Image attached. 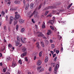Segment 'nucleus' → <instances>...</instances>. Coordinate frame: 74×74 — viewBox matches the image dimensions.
Wrapping results in <instances>:
<instances>
[{"instance_id": "09e8293b", "label": "nucleus", "mask_w": 74, "mask_h": 74, "mask_svg": "<svg viewBox=\"0 0 74 74\" xmlns=\"http://www.w3.org/2000/svg\"><path fill=\"white\" fill-rule=\"evenodd\" d=\"M19 27V26L18 25H16V29L17 30L18 29V27Z\"/></svg>"}, {"instance_id": "bf43d9fd", "label": "nucleus", "mask_w": 74, "mask_h": 74, "mask_svg": "<svg viewBox=\"0 0 74 74\" xmlns=\"http://www.w3.org/2000/svg\"><path fill=\"white\" fill-rule=\"evenodd\" d=\"M8 30L9 32L10 31L11 29H10V27H9L8 28Z\"/></svg>"}, {"instance_id": "f03ea898", "label": "nucleus", "mask_w": 74, "mask_h": 74, "mask_svg": "<svg viewBox=\"0 0 74 74\" xmlns=\"http://www.w3.org/2000/svg\"><path fill=\"white\" fill-rule=\"evenodd\" d=\"M62 10H53V13H56V15H59V14L62 12Z\"/></svg>"}, {"instance_id": "f257e3e1", "label": "nucleus", "mask_w": 74, "mask_h": 74, "mask_svg": "<svg viewBox=\"0 0 74 74\" xmlns=\"http://www.w3.org/2000/svg\"><path fill=\"white\" fill-rule=\"evenodd\" d=\"M34 14V16L35 18H38V12L34 11L32 13L29 12L27 14V16L30 18Z\"/></svg>"}, {"instance_id": "39448f33", "label": "nucleus", "mask_w": 74, "mask_h": 74, "mask_svg": "<svg viewBox=\"0 0 74 74\" xmlns=\"http://www.w3.org/2000/svg\"><path fill=\"white\" fill-rule=\"evenodd\" d=\"M56 7H53L52 6H50L49 7H47L46 9L45 10H47L49 9H53L54 8H56Z\"/></svg>"}, {"instance_id": "cd10ccee", "label": "nucleus", "mask_w": 74, "mask_h": 74, "mask_svg": "<svg viewBox=\"0 0 74 74\" xmlns=\"http://www.w3.org/2000/svg\"><path fill=\"white\" fill-rule=\"evenodd\" d=\"M52 14H50L48 15L47 16V17H51L52 16Z\"/></svg>"}, {"instance_id": "e433bc0d", "label": "nucleus", "mask_w": 74, "mask_h": 74, "mask_svg": "<svg viewBox=\"0 0 74 74\" xmlns=\"http://www.w3.org/2000/svg\"><path fill=\"white\" fill-rule=\"evenodd\" d=\"M8 16L6 15L5 17V19L6 21H8Z\"/></svg>"}, {"instance_id": "a18cd8bd", "label": "nucleus", "mask_w": 74, "mask_h": 74, "mask_svg": "<svg viewBox=\"0 0 74 74\" xmlns=\"http://www.w3.org/2000/svg\"><path fill=\"white\" fill-rule=\"evenodd\" d=\"M58 22H59V23H65V21H58Z\"/></svg>"}, {"instance_id": "a211bd4d", "label": "nucleus", "mask_w": 74, "mask_h": 74, "mask_svg": "<svg viewBox=\"0 0 74 74\" xmlns=\"http://www.w3.org/2000/svg\"><path fill=\"white\" fill-rule=\"evenodd\" d=\"M29 6V4L28 3H27L26 4V7L25 8V10H27Z\"/></svg>"}, {"instance_id": "f704fd0d", "label": "nucleus", "mask_w": 74, "mask_h": 74, "mask_svg": "<svg viewBox=\"0 0 74 74\" xmlns=\"http://www.w3.org/2000/svg\"><path fill=\"white\" fill-rule=\"evenodd\" d=\"M42 68V66H38L37 67V69L38 70H40V69L41 68Z\"/></svg>"}, {"instance_id": "4468645a", "label": "nucleus", "mask_w": 74, "mask_h": 74, "mask_svg": "<svg viewBox=\"0 0 74 74\" xmlns=\"http://www.w3.org/2000/svg\"><path fill=\"white\" fill-rule=\"evenodd\" d=\"M11 58L10 57H8L6 58V60L7 61H11Z\"/></svg>"}, {"instance_id": "6e6552de", "label": "nucleus", "mask_w": 74, "mask_h": 74, "mask_svg": "<svg viewBox=\"0 0 74 74\" xmlns=\"http://www.w3.org/2000/svg\"><path fill=\"white\" fill-rule=\"evenodd\" d=\"M16 17L14 18V19L15 20V18L18 19L19 18V14H16L15 15Z\"/></svg>"}, {"instance_id": "393cba45", "label": "nucleus", "mask_w": 74, "mask_h": 74, "mask_svg": "<svg viewBox=\"0 0 74 74\" xmlns=\"http://www.w3.org/2000/svg\"><path fill=\"white\" fill-rule=\"evenodd\" d=\"M50 28H51V29L52 30H54V29L53 28V26H52V25H50Z\"/></svg>"}, {"instance_id": "20e7f679", "label": "nucleus", "mask_w": 74, "mask_h": 74, "mask_svg": "<svg viewBox=\"0 0 74 74\" xmlns=\"http://www.w3.org/2000/svg\"><path fill=\"white\" fill-rule=\"evenodd\" d=\"M17 65V64L16 62L13 61L12 62V67L13 68H14Z\"/></svg>"}, {"instance_id": "a19ab883", "label": "nucleus", "mask_w": 74, "mask_h": 74, "mask_svg": "<svg viewBox=\"0 0 74 74\" xmlns=\"http://www.w3.org/2000/svg\"><path fill=\"white\" fill-rule=\"evenodd\" d=\"M25 60L26 62L28 61V59L27 58V57H25Z\"/></svg>"}, {"instance_id": "4d7b16f0", "label": "nucleus", "mask_w": 74, "mask_h": 74, "mask_svg": "<svg viewBox=\"0 0 74 74\" xmlns=\"http://www.w3.org/2000/svg\"><path fill=\"white\" fill-rule=\"evenodd\" d=\"M56 56V54H54L53 56V58H54Z\"/></svg>"}, {"instance_id": "7c9ffc66", "label": "nucleus", "mask_w": 74, "mask_h": 74, "mask_svg": "<svg viewBox=\"0 0 74 74\" xmlns=\"http://www.w3.org/2000/svg\"><path fill=\"white\" fill-rule=\"evenodd\" d=\"M5 14V13L3 11H2L1 12V14L3 15L4 16Z\"/></svg>"}, {"instance_id": "72a5a7b5", "label": "nucleus", "mask_w": 74, "mask_h": 74, "mask_svg": "<svg viewBox=\"0 0 74 74\" xmlns=\"http://www.w3.org/2000/svg\"><path fill=\"white\" fill-rule=\"evenodd\" d=\"M14 25H15L17 24V21L15 20L14 22Z\"/></svg>"}, {"instance_id": "680f3d73", "label": "nucleus", "mask_w": 74, "mask_h": 74, "mask_svg": "<svg viewBox=\"0 0 74 74\" xmlns=\"http://www.w3.org/2000/svg\"><path fill=\"white\" fill-rule=\"evenodd\" d=\"M36 56H34V60H36Z\"/></svg>"}, {"instance_id": "7ed1b4c3", "label": "nucleus", "mask_w": 74, "mask_h": 74, "mask_svg": "<svg viewBox=\"0 0 74 74\" xmlns=\"http://www.w3.org/2000/svg\"><path fill=\"white\" fill-rule=\"evenodd\" d=\"M36 34H37L38 36V37H41V36H44V35L43 34L40 32H37Z\"/></svg>"}, {"instance_id": "412c9836", "label": "nucleus", "mask_w": 74, "mask_h": 74, "mask_svg": "<svg viewBox=\"0 0 74 74\" xmlns=\"http://www.w3.org/2000/svg\"><path fill=\"white\" fill-rule=\"evenodd\" d=\"M19 22L20 23L22 24L24 23V21L23 20H20L19 21Z\"/></svg>"}, {"instance_id": "338daca9", "label": "nucleus", "mask_w": 74, "mask_h": 74, "mask_svg": "<svg viewBox=\"0 0 74 74\" xmlns=\"http://www.w3.org/2000/svg\"><path fill=\"white\" fill-rule=\"evenodd\" d=\"M23 3H24V4H25V0H23Z\"/></svg>"}, {"instance_id": "79ce46f5", "label": "nucleus", "mask_w": 74, "mask_h": 74, "mask_svg": "<svg viewBox=\"0 0 74 74\" xmlns=\"http://www.w3.org/2000/svg\"><path fill=\"white\" fill-rule=\"evenodd\" d=\"M36 45V46L37 47H38L39 46V43L38 42H37Z\"/></svg>"}, {"instance_id": "5fc2aeb1", "label": "nucleus", "mask_w": 74, "mask_h": 74, "mask_svg": "<svg viewBox=\"0 0 74 74\" xmlns=\"http://www.w3.org/2000/svg\"><path fill=\"white\" fill-rule=\"evenodd\" d=\"M16 7H14V8H13V10L14 11H15L16 10Z\"/></svg>"}, {"instance_id": "f3484780", "label": "nucleus", "mask_w": 74, "mask_h": 74, "mask_svg": "<svg viewBox=\"0 0 74 74\" xmlns=\"http://www.w3.org/2000/svg\"><path fill=\"white\" fill-rule=\"evenodd\" d=\"M34 6V4L33 3H32L30 4V8L31 9L33 8Z\"/></svg>"}, {"instance_id": "bb28decb", "label": "nucleus", "mask_w": 74, "mask_h": 74, "mask_svg": "<svg viewBox=\"0 0 74 74\" xmlns=\"http://www.w3.org/2000/svg\"><path fill=\"white\" fill-rule=\"evenodd\" d=\"M26 50V48L25 47H24L22 49V51L23 52H25Z\"/></svg>"}, {"instance_id": "423d86ee", "label": "nucleus", "mask_w": 74, "mask_h": 74, "mask_svg": "<svg viewBox=\"0 0 74 74\" xmlns=\"http://www.w3.org/2000/svg\"><path fill=\"white\" fill-rule=\"evenodd\" d=\"M42 64V62L40 60H39L37 62V65L38 66H39L40 65H41Z\"/></svg>"}, {"instance_id": "a878e982", "label": "nucleus", "mask_w": 74, "mask_h": 74, "mask_svg": "<svg viewBox=\"0 0 74 74\" xmlns=\"http://www.w3.org/2000/svg\"><path fill=\"white\" fill-rule=\"evenodd\" d=\"M51 47H52V49H53V48H55V46L53 44H52L51 45Z\"/></svg>"}, {"instance_id": "2f4dec72", "label": "nucleus", "mask_w": 74, "mask_h": 74, "mask_svg": "<svg viewBox=\"0 0 74 74\" xmlns=\"http://www.w3.org/2000/svg\"><path fill=\"white\" fill-rule=\"evenodd\" d=\"M23 37H21L20 38V39H21V41L23 43H24V41H23Z\"/></svg>"}, {"instance_id": "1a4fd4ad", "label": "nucleus", "mask_w": 74, "mask_h": 74, "mask_svg": "<svg viewBox=\"0 0 74 74\" xmlns=\"http://www.w3.org/2000/svg\"><path fill=\"white\" fill-rule=\"evenodd\" d=\"M27 53L26 52H25L24 53H23V54H22L21 55V57H23L24 56H26V55H27Z\"/></svg>"}, {"instance_id": "e2e57ef3", "label": "nucleus", "mask_w": 74, "mask_h": 74, "mask_svg": "<svg viewBox=\"0 0 74 74\" xmlns=\"http://www.w3.org/2000/svg\"><path fill=\"white\" fill-rule=\"evenodd\" d=\"M11 3V2L10 1H9L8 3H7V4H10Z\"/></svg>"}, {"instance_id": "ea45409f", "label": "nucleus", "mask_w": 74, "mask_h": 74, "mask_svg": "<svg viewBox=\"0 0 74 74\" xmlns=\"http://www.w3.org/2000/svg\"><path fill=\"white\" fill-rule=\"evenodd\" d=\"M57 57H56L55 58H54V61L55 62H56L57 61Z\"/></svg>"}, {"instance_id": "de8ad7c7", "label": "nucleus", "mask_w": 74, "mask_h": 74, "mask_svg": "<svg viewBox=\"0 0 74 74\" xmlns=\"http://www.w3.org/2000/svg\"><path fill=\"white\" fill-rule=\"evenodd\" d=\"M50 52L51 53L52 55H53L54 54V52L53 51H50Z\"/></svg>"}, {"instance_id": "c03bdc74", "label": "nucleus", "mask_w": 74, "mask_h": 74, "mask_svg": "<svg viewBox=\"0 0 74 74\" xmlns=\"http://www.w3.org/2000/svg\"><path fill=\"white\" fill-rule=\"evenodd\" d=\"M8 47L10 48H11L12 47V45L10 44H9L8 45Z\"/></svg>"}, {"instance_id": "3c124183", "label": "nucleus", "mask_w": 74, "mask_h": 74, "mask_svg": "<svg viewBox=\"0 0 74 74\" xmlns=\"http://www.w3.org/2000/svg\"><path fill=\"white\" fill-rule=\"evenodd\" d=\"M41 5H39V6L38 7V9L39 10H40L41 8Z\"/></svg>"}, {"instance_id": "c9c22d12", "label": "nucleus", "mask_w": 74, "mask_h": 74, "mask_svg": "<svg viewBox=\"0 0 74 74\" xmlns=\"http://www.w3.org/2000/svg\"><path fill=\"white\" fill-rule=\"evenodd\" d=\"M49 43V41H45V45H47Z\"/></svg>"}, {"instance_id": "052dcab7", "label": "nucleus", "mask_w": 74, "mask_h": 74, "mask_svg": "<svg viewBox=\"0 0 74 74\" xmlns=\"http://www.w3.org/2000/svg\"><path fill=\"white\" fill-rule=\"evenodd\" d=\"M6 26H4L3 27V29L4 30H6Z\"/></svg>"}, {"instance_id": "8fccbe9b", "label": "nucleus", "mask_w": 74, "mask_h": 74, "mask_svg": "<svg viewBox=\"0 0 74 74\" xmlns=\"http://www.w3.org/2000/svg\"><path fill=\"white\" fill-rule=\"evenodd\" d=\"M18 2H19V1H15L14 3H15V4H18Z\"/></svg>"}, {"instance_id": "603ef678", "label": "nucleus", "mask_w": 74, "mask_h": 74, "mask_svg": "<svg viewBox=\"0 0 74 74\" xmlns=\"http://www.w3.org/2000/svg\"><path fill=\"white\" fill-rule=\"evenodd\" d=\"M32 22L33 23H35V21L34 20V19H32Z\"/></svg>"}, {"instance_id": "4be33fe9", "label": "nucleus", "mask_w": 74, "mask_h": 74, "mask_svg": "<svg viewBox=\"0 0 74 74\" xmlns=\"http://www.w3.org/2000/svg\"><path fill=\"white\" fill-rule=\"evenodd\" d=\"M73 3H71L67 7V9H69L71 7V6L72 5Z\"/></svg>"}, {"instance_id": "c756f323", "label": "nucleus", "mask_w": 74, "mask_h": 74, "mask_svg": "<svg viewBox=\"0 0 74 74\" xmlns=\"http://www.w3.org/2000/svg\"><path fill=\"white\" fill-rule=\"evenodd\" d=\"M18 62L20 64H22V62L21 60H18Z\"/></svg>"}, {"instance_id": "473e14b6", "label": "nucleus", "mask_w": 74, "mask_h": 74, "mask_svg": "<svg viewBox=\"0 0 74 74\" xmlns=\"http://www.w3.org/2000/svg\"><path fill=\"white\" fill-rule=\"evenodd\" d=\"M59 67V65L58 64H57L56 65V67H55V68H56L57 69H58V68Z\"/></svg>"}, {"instance_id": "4c0bfd02", "label": "nucleus", "mask_w": 74, "mask_h": 74, "mask_svg": "<svg viewBox=\"0 0 74 74\" xmlns=\"http://www.w3.org/2000/svg\"><path fill=\"white\" fill-rule=\"evenodd\" d=\"M59 52H60L59 51V50H56V53L57 54H58L59 53Z\"/></svg>"}, {"instance_id": "49530a36", "label": "nucleus", "mask_w": 74, "mask_h": 74, "mask_svg": "<svg viewBox=\"0 0 74 74\" xmlns=\"http://www.w3.org/2000/svg\"><path fill=\"white\" fill-rule=\"evenodd\" d=\"M48 70L49 71H51L52 70V68L51 67H50L48 69Z\"/></svg>"}, {"instance_id": "2eb2a0df", "label": "nucleus", "mask_w": 74, "mask_h": 74, "mask_svg": "<svg viewBox=\"0 0 74 74\" xmlns=\"http://www.w3.org/2000/svg\"><path fill=\"white\" fill-rule=\"evenodd\" d=\"M57 68H55L54 71V73L55 74H57Z\"/></svg>"}, {"instance_id": "0eeeda50", "label": "nucleus", "mask_w": 74, "mask_h": 74, "mask_svg": "<svg viewBox=\"0 0 74 74\" xmlns=\"http://www.w3.org/2000/svg\"><path fill=\"white\" fill-rule=\"evenodd\" d=\"M54 22L55 20H50L49 21V22L51 25L53 24L54 23Z\"/></svg>"}, {"instance_id": "c85d7f7f", "label": "nucleus", "mask_w": 74, "mask_h": 74, "mask_svg": "<svg viewBox=\"0 0 74 74\" xmlns=\"http://www.w3.org/2000/svg\"><path fill=\"white\" fill-rule=\"evenodd\" d=\"M49 12V11H46L45 12V16H46L47 15V14Z\"/></svg>"}, {"instance_id": "9b49d317", "label": "nucleus", "mask_w": 74, "mask_h": 74, "mask_svg": "<svg viewBox=\"0 0 74 74\" xmlns=\"http://www.w3.org/2000/svg\"><path fill=\"white\" fill-rule=\"evenodd\" d=\"M48 57L47 56L45 57V62H47L48 61Z\"/></svg>"}, {"instance_id": "dca6fc26", "label": "nucleus", "mask_w": 74, "mask_h": 74, "mask_svg": "<svg viewBox=\"0 0 74 74\" xmlns=\"http://www.w3.org/2000/svg\"><path fill=\"white\" fill-rule=\"evenodd\" d=\"M40 44H41V45L42 46V47H45V45L44 43L42 42H40Z\"/></svg>"}, {"instance_id": "6ab92c4d", "label": "nucleus", "mask_w": 74, "mask_h": 74, "mask_svg": "<svg viewBox=\"0 0 74 74\" xmlns=\"http://www.w3.org/2000/svg\"><path fill=\"white\" fill-rule=\"evenodd\" d=\"M15 45L16 46H18L19 44V42H18V41L16 42Z\"/></svg>"}, {"instance_id": "13d9d810", "label": "nucleus", "mask_w": 74, "mask_h": 74, "mask_svg": "<svg viewBox=\"0 0 74 74\" xmlns=\"http://www.w3.org/2000/svg\"><path fill=\"white\" fill-rule=\"evenodd\" d=\"M3 71L4 72H6V69L4 68V69H3Z\"/></svg>"}, {"instance_id": "774afa93", "label": "nucleus", "mask_w": 74, "mask_h": 74, "mask_svg": "<svg viewBox=\"0 0 74 74\" xmlns=\"http://www.w3.org/2000/svg\"><path fill=\"white\" fill-rule=\"evenodd\" d=\"M35 28H36V29H37V27H38V25H36L35 26Z\"/></svg>"}, {"instance_id": "6e6d98bb", "label": "nucleus", "mask_w": 74, "mask_h": 74, "mask_svg": "<svg viewBox=\"0 0 74 74\" xmlns=\"http://www.w3.org/2000/svg\"><path fill=\"white\" fill-rule=\"evenodd\" d=\"M5 13L6 14L8 13V10L7 9L5 10Z\"/></svg>"}, {"instance_id": "ddd939ff", "label": "nucleus", "mask_w": 74, "mask_h": 74, "mask_svg": "<svg viewBox=\"0 0 74 74\" xmlns=\"http://www.w3.org/2000/svg\"><path fill=\"white\" fill-rule=\"evenodd\" d=\"M10 19L11 21L13 22L14 20V17L13 16H10Z\"/></svg>"}, {"instance_id": "0e129e2a", "label": "nucleus", "mask_w": 74, "mask_h": 74, "mask_svg": "<svg viewBox=\"0 0 74 74\" xmlns=\"http://www.w3.org/2000/svg\"><path fill=\"white\" fill-rule=\"evenodd\" d=\"M63 48H62L61 50V52H63Z\"/></svg>"}, {"instance_id": "864d4df0", "label": "nucleus", "mask_w": 74, "mask_h": 74, "mask_svg": "<svg viewBox=\"0 0 74 74\" xmlns=\"http://www.w3.org/2000/svg\"><path fill=\"white\" fill-rule=\"evenodd\" d=\"M19 47H21L22 45V44L21 43H19Z\"/></svg>"}, {"instance_id": "f8f14e48", "label": "nucleus", "mask_w": 74, "mask_h": 74, "mask_svg": "<svg viewBox=\"0 0 74 74\" xmlns=\"http://www.w3.org/2000/svg\"><path fill=\"white\" fill-rule=\"evenodd\" d=\"M45 28V23L44 22H43V25H42V28L44 29Z\"/></svg>"}, {"instance_id": "9d476101", "label": "nucleus", "mask_w": 74, "mask_h": 74, "mask_svg": "<svg viewBox=\"0 0 74 74\" xmlns=\"http://www.w3.org/2000/svg\"><path fill=\"white\" fill-rule=\"evenodd\" d=\"M51 30H49L47 31V35H49L50 34H51Z\"/></svg>"}, {"instance_id": "58836bf2", "label": "nucleus", "mask_w": 74, "mask_h": 74, "mask_svg": "<svg viewBox=\"0 0 74 74\" xmlns=\"http://www.w3.org/2000/svg\"><path fill=\"white\" fill-rule=\"evenodd\" d=\"M14 9L13 8H11L10 9V12H13V11H14Z\"/></svg>"}, {"instance_id": "37998d69", "label": "nucleus", "mask_w": 74, "mask_h": 74, "mask_svg": "<svg viewBox=\"0 0 74 74\" xmlns=\"http://www.w3.org/2000/svg\"><path fill=\"white\" fill-rule=\"evenodd\" d=\"M49 42H50V43H52L53 42V41L52 40H50L49 41Z\"/></svg>"}, {"instance_id": "aec40b11", "label": "nucleus", "mask_w": 74, "mask_h": 74, "mask_svg": "<svg viewBox=\"0 0 74 74\" xmlns=\"http://www.w3.org/2000/svg\"><path fill=\"white\" fill-rule=\"evenodd\" d=\"M42 51H41L39 52V57H41L42 56Z\"/></svg>"}, {"instance_id": "5701e85b", "label": "nucleus", "mask_w": 74, "mask_h": 74, "mask_svg": "<svg viewBox=\"0 0 74 74\" xmlns=\"http://www.w3.org/2000/svg\"><path fill=\"white\" fill-rule=\"evenodd\" d=\"M25 29L23 28H22L21 30V33H24V32Z\"/></svg>"}, {"instance_id": "b1692460", "label": "nucleus", "mask_w": 74, "mask_h": 74, "mask_svg": "<svg viewBox=\"0 0 74 74\" xmlns=\"http://www.w3.org/2000/svg\"><path fill=\"white\" fill-rule=\"evenodd\" d=\"M17 41L18 42H20V40H19V37L18 36H17Z\"/></svg>"}, {"instance_id": "69168bd1", "label": "nucleus", "mask_w": 74, "mask_h": 74, "mask_svg": "<svg viewBox=\"0 0 74 74\" xmlns=\"http://www.w3.org/2000/svg\"><path fill=\"white\" fill-rule=\"evenodd\" d=\"M6 74H10V73L8 72H7L6 73H5Z\"/></svg>"}]
</instances>
